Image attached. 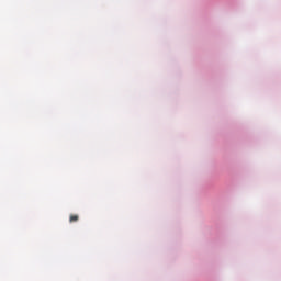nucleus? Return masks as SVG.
<instances>
[{"instance_id":"1","label":"nucleus","mask_w":281,"mask_h":281,"mask_svg":"<svg viewBox=\"0 0 281 281\" xmlns=\"http://www.w3.org/2000/svg\"><path fill=\"white\" fill-rule=\"evenodd\" d=\"M80 221V216L71 214L69 216V223H78Z\"/></svg>"}]
</instances>
